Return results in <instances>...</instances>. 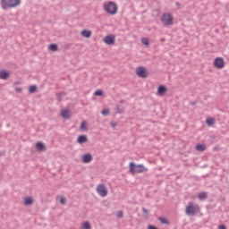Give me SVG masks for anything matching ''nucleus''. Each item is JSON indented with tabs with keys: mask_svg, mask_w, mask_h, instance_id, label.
<instances>
[{
	"mask_svg": "<svg viewBox=\"0 0 229 229\" xmlns=\"http://www.w3.org/2000/svg\"><path fill=\"white\" fill-rule=\"evenodd\" d=\"M105 10L110 15H115L117 13V4L114 2H109V4L105 6Z\"/></svg>",
	"mask_w": 229,
	"mask_h": 229,
	"instance_id": "nucleus-5",
	"label": "nucleus"
},
{
	"mask_svg": "<svg viewBox=\"0 0 229 229\" xmlns=\"http://www.w3.org/2000/svg\"><path fill=\"white\" fill-rule=\"evenodd\" d=\"M81 36L84 37L85 38H90V37H92V31L89 30H83L81 31Z\"/></svg>",
	"mask_w": 229,
	"mask_h": 229,
	"instance_id": "nucleus-17",
	"label": "nucleus"
},
{
	"mask_svg": "<svg viewBox=\"0 0 229 229\" xmlns=\"http://www.w3.org/2000/svg\"><path fill=\"white\" fill-rule=\"evenodd\" d=\"M130 173L135 174V173H148V168L143 165H136L133 162L129 164Z\"/></svg>",
	"mask_w": 229,
	"mask_h": 229,
	"instance_id": "nucleus-2",
	"label": "nucleus"
},
{
	"mask_svg": "<svg viewBox=\"0 0 229 229\" xmlns=\"http://www.w3.org/2000/svg\"><path fill=\"white\" fill-rule=\"evenodd\" d=\"M141 43L144 45V46H148L149 45V39L148 38H141Z\"/></svg>",
	"mask_w": 229,
	"mask_h": 229,
	"instance_id": "nucleus-25",
	"label": "nucleus"
},
{
	"mask_svg": "<svg viewBox=\"0 0 229 229\" xmlns=\"http://www.w3.org/2000/svg\"><path fill=\"white\" fill-rule=\"evenodd\" d=\"M167 92V87L165 85H159L157 88L158 96H164L165 93Z\"/></svg>",
	"mask_w": 229,
	"mask_h": 229,
	"instance_id": "nucleus-13",
	"label": "nucleus"
},
{
	"mask_svg": "<svg viewBox=\"0 0 229 229\" xmlns=\"http://www.w3.org/2000/svg\"><path fill=\"white\" fill-rule=\"evenodd\" d=\"M148 229H158V227H157L153 225H148Z\"/></svg>",
	"mask_w": 229,
	"mask_h": 229,
	"instance_id": "nucleus-36",
	"label": "nucleus"
},
{
	"mask_svg": "<svg viewBox=\"0 0 229 229\" xmlns=\"http://www.w3.org/2000/svg\"><path fill=\"white\" fill-rule=\"evenodd\" d=\"M208 126H212L215 123L214 118H208L206 120Z\"/></svg>",
	"mask_w": 229,
	"mask_h": 229,
	"instance_id": "nucleus-26",
	"label": "nucleus"
},
{
	"mask_svg": "<svg viewBox=\"0 0 229 229\" xmlns=\"http://www.w3.org/2000/svg\"><path fill=\"white\" fill-rule=\"evenodd\" d=\"M48 49H49V51H53V52L58 51V45L52 43L48 46Z\"/></svg>",
	"mask_w": 229,
	"mask_h": 229,
	"instance_id": "nucleus-20",
	"label": "nucleus"
},
{
	"mask_svg": "<svg viewBox=\"0 0 229 229\" xmlns=\"http://www.w3.org/2000/svg\"><path fill=\"white\" fill-rule=\"evenodd\" d=\"M4 155V152H0V157H3Z\"/></svg>",
	"mask_w": 229,
	"mask_h": 229,
	"instance_id": "nucleus-40",
	"label": "nucleus"
},
{
	"mask_svg": "<svg viewBox=\"0 0 229 229\" xmlns=\"http://www.w3.org/2000/svg\"><path fill=\"white\" fill-rule=\"evenodd\" d=\"M117 124H118V123H115V122H111V123H110V126L113 127V128H115V127L117 126Z\"/></svg>",
	"mask_w": 229,
	"mask_h": 229,
	"instance_id": "nucleus-33",
	"label": "nucleus"
},
{
	"mask_svg": "<svg viewBox=\"0 0 229 229\" xmlns=\"http://www.w3.org/2000/svg\"><path fill=\"white\" fill-rule=\"evenodd\" d=\"M82 227H83L84 229H90V228H91V227H90V223H89V222L83 223V224H82Z\"/></svg>",
	"mask_w": 229,
	"mask_h": 229,
	"instance_id": "nucleus-30",
	"label": "nucleus"
},
{
	"mask_svg": "<svg viewBox=\"0 0 229 229\" xmlns=\"http://www.w3.org/2000/svg\"><path fill=\"white\" fill-rule=\"evenodd\" d=\"M21 4V0H0L2 10H8V8H17Z\"/></svg>",
	"mask_w": 229,
	"mask_h": 229,
	"instance_id": "nucleus-1",
	"label": "nucleus"
},
{
	"mask_svg": "<svg viewBox=\"0 0 229 229\" xmlns=\"http://www.w3.org/2000/svg\"><path fill=\"white\" fill-rule=\"evenodd\" d=\"M116 114H124V107H123L121 105L116 106Z\"/></svg>",
	"mask_w": 229,
	"mask_h": 229,
	"instance_id": "nucleus-21",
	"label": "nucleus"
},
{
	"mask_svg": "<svg viewBox=\"0 0 229 229\" xmlns=\"http://www.w3.org/2000/svg\"><path fill=\"white\" fill-rule=\"evenodd\" d=\"M81 130H83L85 131H87V130H89V128H87V123L85 121L81 122Z\"/></svg>",
	"mask_w": 229,
	"mask_h": 229,
	"instance_id": "nucleus-24",
	"label": "nucleus"
},
{
	"mask_svg": "<svg viewBox=\"0 0 229 229\" xmlns=\"http://www.w3.org/2000/svg\"><path fill=\"white\" fill-rule=\"evenodd\" d=\"M198 102L197 101H193V102H191L190 105H191L192 106H194L195 105H197Z\"/></svg>",
	"mask_w": 229,
	"mask_h": 229,
	"instance_id": "nucleus-38",
	"label": "nucleus"
},
{
	"mask_svg": "<svg viewBox=\"0 0 229 229\" xmlns=\"http://www.w3.org/2000/svg\"><path fill=\"white\" fill-rule=\"evenodd\" d=\"M143 214H149V210H148L146 208H142Z\"/></svg>",
	"mask_w": 229,
	"mask_h": 229,
	"instance_id": "nucleus-35",
	"label": "nucleus"
},
{
	"mask_svg": "<svg viewBox=\"0 0 229 229\" xmlns=\"http://www.w3.org/2000/svg\"><path fill=\"white\" fill-rule=\"evenodd\" d=\"M36 148L38 151H46V145L42 141H38L36 143Z\"/></svg>",
	"mask_w": 229,
	"mask_h": 229,
	"instance_id": "nucleus-14",
	"label": "nucleus"
},
{
	"mask_svg": "<svg viewBox=\"0 0 229 229\" xmlns=\"http://www.w3.org/2000/svg\"><path fill=\"white\" fill-rule=\"evenodd\" d=\"M97 192L101 196V198H106V196H108V190H106V186H105V184H98L97 186Z\"/></svg>",
	"mask_w": 229,
	"mask_h": 229,
	"instance_id": "nucleus-6",
	"label": "nucleus"
},
{
	"mask_svg": "<svg viewBox=\"0 0 229 229\" xmlns=\"http://www.w3.org/2000/svg\"><path fill=\"white\" fill-rule=\"evenodd\" d=\"M24 205H27V207H30V205H33V198L26 197L24 199Z\"/></svg>",
	"mask_w": 229,
	"mask_h": 229,
	"instance_id": "nucleus-19",
	"label": "nucleus"
},
{
	"mask_svg": "<svg viewBox=\"0 0 229 229\" xmlns=\"http://www.w3.org/2000/svg\"><path fill=\"white\" fill-rule=\"evenodd\" d=\"M103 94H104V92H103V90H101V89H98V90H96V91L94 92V96L101 97V96H103Z\"/></svg>",
	"mask_w": 229,
	"mask_h": 229,
	"instance_id": "nucleus-29",
	"label": "nucleus"
},
{
	"mask_svg": "<svg viewBox=\"0 0 229 229\" xmlns=\"http://www.w3.org/2000/svg\"><path fill=\"white\" fill-rule=\"evenodd\" d=\"M196 149H197V151H205V149H207V146H205L203 144H198L196 146Z\"/></svg>",
	"mask_w": 229,
	"mask_h": 229,
	"instance_id": "nucleus-23",
	"label": "nucleus"
},
{
	"mask_svg": "<svg viewBox=\"0 0 229 229\" xmlns=\"http://www.w3.org/2000/svg\"><path fill=\"white\" fill-rule=\"evenodd\" d=\"M61 115L63 119H71V114H69V110L67 109L62 110Z\"/></svg>",
	"mask_w": 229,
	"mask_h": 229,
	"instance_id": "nucleus-18",
	"label": "nucleus"
},
{
	"mask_svg": "<svg viewBox=\"0 0 229 229\" xmlns=\"http://www.w3.org/2000/svg\"><path fill=\"white\" fill-rule=\"evenodd\" d=\"M15 90H16V92L21 93V92H22V88H21V87H16V88H15Z\"/></svg>",
	"mask_w": 229,
	"mask_h": 229,
	"instance_id": "nucleus-34",
	"label": "nucleus"
},
{
	"mask_svg": "<svg viewBox=\"0 0 229 229\" xmlns=\"http://www.w3.org/2000/svg\"><path fill=\"white\" fill-rule=\"evenodd\" d=\"M218 229H226V225H221L218 226Z\"/></svg>",
	"mask_w": 229,
	"mask_h": 229,
	"instance_id": "nucleus-37",
	"label": "nucleus"
},
{
	"mask_svg": "<svg viewBox=\"0 0 229 229\" xmlns=\"http://www.w3.org/2000/svg\"><path fill=\"white\" fill-rule=\"evenodd\" d=\"M136 74L140 77V78H148V70H146L144 68V66H139L136 69Z\"/></svg>",
	"mask_w": 229,
	"mask_h": 229,
	"instance_id": "nucleus-7",
	"label": "nucleus"
},
{
	"mask_svg": "<svg viewBox=\"0 0 229 229\" xmlns=\"http://www.w3.org/2000/svg\"><path fill=\"white\" fill-rule=\"evenodd\" d=\"M10 78V72L8 70H0V80H8Z\"/></svg>",
	"mask_w": 229,
	"mask_h": 229,
	"instance_id": "nucleus-11",
	"label": "nucleus"
},
{
	"mask_svg": "<svg viewBox=\"0 0 229 229\" xmlns=\"http://www.w3.org/2000/svg\"><path fill=\"white\" fill-rule=\"evenodd\" d=\"M77 142L78 144H85V142H89V137L85 134L80 135L77 139Z\"/></svg>",
	"mask_w": 229,
	"mask_h": 229,
	"instance_id": "nucleus-12",
	"label": "nucleus"
},
{
	"mask_svg": "<svg viewBox=\"0 0 229 229\" xmlns=\"http://www.w3.org/2000/svg\"><path fill=\"white\" fill-rule=\"evenodd\" d=\"M66 201H67V200L65 199L64 197H61V198H60V203H61V205H65Z\"/></svg>",
	"mask_w": 229,
	"mask_h": 229,
	"instance_id": "nucleus-32",
	"label": "nucleus"
},
{
	"mask_svg": "<svg viewBox=\"0 0 229 229\" xmlns=\"http://www.w3.org/2000/svg\"><path fill=\"white\" fill-rule=\"evenodd\" d=\"M158 221H160V223L162 225H169V221H167V219L164 218V217H159Z\"/></svg>",
	"mask_w": 229,
	"mask_h": 229,
	"instance_id": "nucleus-27",
	"label": "nucleus"
},
{
	"mask_svg": "<svg viewBox=\"0 0 229 229\" xmlns=\"http://www.w3.org/2000/svg\"><path fill=\"white\" fill-rule=\"evenodd\" d=\"M198 212H199V207L192 205V202L186 207L187 216H196Z\"/></svg>",
	"mask_w": 229,
	"mask_h": 229,
	"instance_id": "nucleus-4",
	"label": "nucleus"
},
{
	"mask_svg": "<svg viewBox=\"0 0 229 229\" xmlns=\"http://www.w3.org/2000/svg\"><path fill=\"white\" fill-rule=\"evenodd\" d=\"M91 160H92V154L87 153L82 156V163L83 164H90Z\"/></svg>",
	"mask_w": 229,
	"mask_h": 229,
	"instance_id": "nucleus-10",
	"label": "nucleus"
},
{
	"mask_svg": "<svg viewBox=\"0 0 229 229\" xmlns=\"http://www.w3.org/2000/svg\"><path fill=\"white\" fill-rule=\"evenodd\" d=\"M102 115H108L110 114L109 109H103L101 112Z\"/></svg>",
	"mask_w": 229,
	"mask_h": 229,
	"instance_id": "nucleus-31",
	"label": "nucleus"
},
{
	"mask_svg": "<svg viewBox=\"0 0 229 229\" xmlns=\"http://www.w3.org/2000/svg\"><path fill=\"white\" fill-rule=\"evenodd\" d=\"M173 21H174L173 14H171L170 13H164L161 18V21L165 26H173L174 24Z\"/></svg>",
	"mask_w": 229,
	"mask_h": 229,
	"instance_id": "nucleus-3",
	"label": "nucleus"
},
{
	"mask_svg": "<svg viewBox=\"0 0 229 229\" xmlns=\"http://www.w3.org/2000/svg\"><path fill=\"white\" fill-rule=\"evenodd\" d=\"M55 96H56L57 101L60 102V101L64 100V98H65V96H67V93H65V91L57 92V93H55Z\"/></svg>",
	"mask_w": 229,
	"mask_h": 229,
	"instance_id": "nucleus-15",
	"label": "nucleus"
},
{
	"mask_svg": "<svg viewBox=\"0 0 229 229\" xmlns=\"http://www.w3.org/2000/svg\"><path fill=\"white\" fill-rule=\"evenodd\" d=\"M214 66L216 69H223L225 67V59L223 57H216L214 61Z\"/></svg>",
	"mask_w": 229,
	"mask_h": 229,
	"instance_id": "nucleus-9",
	"label": "nucleus"
},
{
	"mask_svg": "<svg viewBox=\"0 0 229 229\" xmlns=\"http://www.w3.org/2000/svg\"><path fill=\"white\" fill-rule=\"evenodd\" d=\"M104 42L107 46H114V44H115V36L113 34L106 36L104 38Z\"/></svg>",
	"mask_w": 229,
	"mask_h": 229,
	"instance_id": "nucleus-8",
	"label": "nucleus"
},
{
	"mask_svg": "<svg viewBox=\"0 0 229 229\" xmlns=\"http://www.w3.org/2000/svg\"><path fill=\"white\" fill-rule=\"evenodd\" d=\"M13 85H21V82L15 81V82H13Z\"/></svg>",
	"mask_w": 229,
	"mask_h": 229,
	"instance_id": "nucleus-39",
	"label": "nucleus"
},
{
	"mask_svg": "<svg viewBox=\"0 0 229 229\" xmlns=\"http://www.w3.org/2000/svg\"><path fill=\"white\" fill-rule=\"evenodd\" d=\"M176 4L178 5V4H180L176 3Z\"/></svg>",
	"mask_w": 229,
	"mask_h": 229,
	"instance_id": "nucleus-41",
	"label": "nucleus"
},
{
	"mask_svg": "<svg viewBox=\"0 0 229 229\" xmlns=\"http://www.w3.org/2000/svg\"><path fill=\"white\" fill-rule=\"evenodd\" d=\"M37 85H31L29 87V92L30 94H35L37 92Z\"/></svg>",
	"mask_w": 229,
	"mask_h": 229,
	"instance_id": "nucleus-22",
	"label": "nucleus"
},
{
	"mask_svg": "<svg viewBox=\"0 0 229 229\" xmlns=\"http://www.w3.org/2000/svg\"><path fill=\"white\" fill-rule=\"evenodd\" d=\"M116 216L119 217L120 219H123V217H124V213L123 212V210L117 211Z\"/></svg>",
	"mask_w": 229,
	"mask_h": 229,
	"instance_id": "nucleus-28",
	"label": "nucleus"
},
{
	"mask_svg": "<svg viewBox=\"0 0 229 229\" xmlns=\"http://www.w3.org/2000/svg\"><path fill=\"white\" fill-rule=\"evenodd\" d=\"M198 198L200 201H205V199L208 198V193H207V191H202L198 194Z\"/></svg>",
	"mask_w": 229,
	"mask_h": 229,
	"instance_id": "nucleus-16",
	"label": "nucleus"
}]
</instances>
